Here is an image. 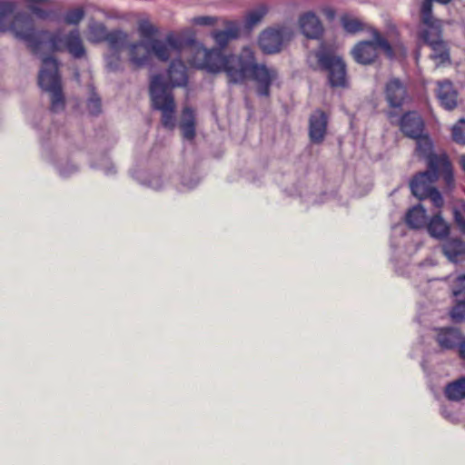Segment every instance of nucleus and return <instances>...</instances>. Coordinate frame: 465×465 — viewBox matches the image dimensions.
Segmentation results:
<instances>
[{"mask_svg":"<svg viewBox=\"0 0 465 465\" xmlns=\"http://www.w3.org/2000/svg\"><path fill=\"white\" fill-rule=\"evenodd\" d=\"M12 28L15 37L26 43L35 54L46 49L52 52L66 51L76 59L85 56L84 42L77 30H73L67 35L61 31L51 33L46 30H36L34 20L28 15H17Z\"/></svg>","mask_w":465,"mask_h":465,"instance_id":"nucleus-1","label":"nucleus"},{"mask_svg":"<svg viewBox=\"0 0 465 465\" xmlns=\"http://www.w3.org/2000/svg\"><path fill=\"white\" fill-rule=\"evenodd\" d=\"M40 87L51 95V110L54 113L64 108L61 78L58 74V62L53 56L42 58V67L38 75Z\"/></svg>","mask_w":465,"mask_h":465,"instance_id":"nucleus-2","label":"nucleus"},{"mask_svg":"<svg viewBox=\"0 0 465 465\" xmlns=\"http://www.w3.org/2000/svg\"><path fill=\"white\" fill-rule=\"evenodd\" d=\"M150 94L153 106L162 113V124L168 129L175 127V103L169 84L161 75H154L150 83Z\"/></svg>","mask_w":465,"mask_h":465,"instance_id":"nucleus-3","label":"nucleus"},{"mask_svg":"<svg viewBox=\"0 0 465 465\" xmlns=\"http://www.w3.org/2000/svg\"><path fill=\"white\" fill-rule=\"evenodd\" d=\"M372 40L361 41L356 44L351 51L353 59L361 64L374 63L381 49L388 57L393 56V51L390 43L374 28L371 29Z\"/></svg>","mask_w":465,"mask_h":465,"instance_id":"nucleus-4","label":"nucleus"},{"mask_svg":"<svg viewBox=\"0 0 465 465\" xmlns=\"http://www.w3.org/2000/svg\"><path fill=\"white\" fill-rule=\"evenodd\" d=\"M414 139L417 142L416 153L427 161L429 169L440 168L443 170V179L446 184L450 186L453 183L452 167L447 154L444 153H434L432 142L426 134H422Z\"/></svg>","mask_w":465,"mask_h":465,"instance_id":"nucleus-5","label":"nucleus"},{"mask_svg":"<svg viewBox=\"0 0 465 465\" xmlns=\"http://www.w3.org/2000/svg\"><path fill=\"white\" fill-rule=\"evenodd\" d=\"M254 59L252 50L250 47H244L239 54L227 56L222 72L226 74L230 84H242L250 77Z\"/></svg>","mask_w":465,"mask_h":465,"instance_id":"nucleus-6","label":"nucleus"},{"mask_svg":"<svg viewBox=\"0 0 465 465\" xmlns=\"http://www.w3.org/2000/svg\"><path fill=\"white\" fill-rule=\"evenodd\" d=\"M319 64L328 72L330 84L332 87H344L346 85V66L341 58L330 54H317Z\"/></svg>","mask_w":465,"mask_h":465,"instance_id":"nucleus-7","label":"nucleus"},{"mask_svg":"<svg viewBox=\"0 0 465 465\" xmlns=\"http://www.w3.org/2000/svg\"><path fill=\"white\" fill-rule=\"evenodd\" d=\"M429 5H420L421 27L419 32L420 38L428 45L442 41V25L441 21L433 16Z\"/></svg>","mask_w":465,"mask_h":465,"instance_id":"nucleus-8","label":"nucleus"},{"mask_svg":"<svg viewBox=\"0 0 465 465\" xmlns=\"http://www.w3.org/2000/svg\"><path fill=\"white\" fill-rule=\"evenodd\" d=\"M183 39L173 33H170L163 39H151L150 48L159 60L166 62L173 54H177L183 47Z\"/></svg>","mask_w":465,"mask_h":465,"instance_id":"nucleus-9","label":"nucleus"},{"mask_svg":"<svg viewBox=\"0 0 465 465\" xmlns=\"http://www.w3.org/2000/svg\"><path fill=\"white\" fill-rule=\"evenodd\" d=\"M440 176L443 177V170L435 168L420 173L413 177L410 183L412 194L420 200L426 199L428 194L435 189L434 183Z\"/></svg>","mask_w":465,"mask_h":465,"instance_id":"nucleus-10","label":"nucleus"},{"mask_svg":"<svg viewBox=\"0 0 465 465\" xmlns=\"http://www.w3.org/2000/svg\"><path fill=\"white\" fill-rule=\"evenodd\" d=\"M290 35V31L285 27L268 28L261 33L259 45L264 53L275 54L282 50Z\"/></svg>","mask_w":465,"mask_h":465,"instance_id":"nucleus-11","label":"nucleus"},{"mask_svg":"<svg viewBox=\"0 0 465 465\" xmlns=\"http://www.w3.org/2000/svg\"><path fill=\"white\" fill-rule=\"evenodd\" d=\"M250 77L257 84V94L260 96L269 97L270 87L277 80L278 73L274 68L267 67L264 64H258L254 60Z\"/></svg>","mask_w":465,"mask_h":465,"instance_id":"nucleus-12","label":"nucleus"},{"mask_svg":"<svg viewBox=\"0 0 465 465\" xmlns=\"http://www.w3.org/2000/svg\"><path fill=\"white\" fill-rule=\"evenodd\" d=\"M228 55L223 54L222 49L200 48L196 52L198 66L211 73L222 72Z\"/></svg>","mask_w":465,"mask_h":465,"instance_id":"nucleus-13","label":"nucleus"},{"mask_svg":"<svg viewBox=\"0 0 465 465\" xmlns=\"http://www.w3.org/2000/svg\"><path fill=\"white\" fill-rule=\"evenodd\" d=\"M384 93L388 104L393 108H400L407 97L405 86L397 78H393L386 84Z\"/></svg>","mask_w":465,"mask_h":465,"instance_id":"nucleus-14","label":"nucleus"},{"mask_svg":"<svg viewBox=\"0 0 465 465\" xmlns=\"http://www.w3.org/2000/svg\"><path fill=\"white\" fill-rule=\"evenodd\" d=\"M424 123L420 115L414 112L405 114L401 120V130L408 137L414 139L423 134Z\"/></svg>","mask_w":465,"mask_h":465,"instance_id":"nucleus-15","label":"nucleus"},{"mask_svg":"<svg viewBox=\"0 0 465 465\" xmlns=\"http://www.w3.org/2000/svg\"><path fill=\"white\" fill-rule=\"evenodd\" d=\"M299 25L302 34L312 39L320 37L323 27L318 16L312 12H306L299 18Z\"/></svg>","mask_w":465,"mask_h":465,"instance_id":"nucleus-16","label":"nucleus"},{"mask_svg":"<svg viewBox=\"0 0 465 465\" xmlns=\"http://www.w3.org/2000/svg\"><path fill=\"white\" fill-rule=\"evenodd\" d=\"M327 123L328 119L324 112L317 110L312 114L309 134L313 143H319L323 140L326 134Z\"/></svg>","mask_w":465,"mask_h":465,"instance_id":"nucleus-17","label":"nucleus"},{"mask_svg":"<svg viewBox=\"0 0 465 465\" xmlns=\"http://www.w3.org/2000/svg\"><path fill=\"white\" fill-rule=\"evenodd\" d=\"M150 40L141 41L129 46V58L136 67H143L149 64L151 59Z\"/></svg>","mask_w":465,"mask_h":465,"instance_id":"nucleus-18","label":"nucleus"},{"mask_svg":"<svg viewBox=\"0 0 465 465\" xmlns=\"http://www.w3.org/2000/svg\"><path fill=\"white\" fill-rule=\"evenodd\" d=\"M437 97L446 110H452L457 106L458 94L450 81L439 83Z\"/></svg>","mask_w":465,"mask_h":465,"instance_id":"nucleus-19","label":"nucleus"},{"mask_svg":"<svg viewBox=\"0 0 465 465\" xmlns=\"http://www.w3.org/2000/svg\"><path fill=\"white\" fill-rule=\"evenodd\" d=\"M196 119L193 110L184 107L182 113L179 124L183 137L186 140L193 141L195 137Z\"/></svg>","mask_w":465,"mask_h":465,"instance_id":"nucleus-20","label":"nucleus"},{"mask_svg":"<svg viewBox=\"0 0 465 465\" xmlns=\"http://www.w3.org/2000/svg\"><path fill=\"white\" fill-rule=\"evenodd\" d=\"M444 255L453 262H458L465 258V243L458 239H451L442 245Z\"/></svg>","mask_w":465,"mask_h":465,"instance_id":"nucleus-21","label":"nucleus"},{"mask_svg":"<svg viewBox=\"0 0 465 465\" xmlns=\"http://www.w3.org/2000/svg\"><path fill=\"white\" fill-rule=\"evenodd\" d=\"M16 8V4L12 0H0V32L13 31V25L17 15H25L24 13H18L14 16L12 23L9 25L6 22V17L14 13Z\"/></svg>","mask_w":465,"mask_h":465,"instance_id":"nucleus-22","label":"nucleus"},{"mask_svg":"<svg viewBox=\"0 0 465 465\" xmlns=\"http://www.w3.org/2000/svg\"><path fill=\"white\" fill-rule=\"evenodd\" d=\"M168 76L172 87L184 85L187 82L185 64L181 60H173L170 64Z\"/></svg>","mask_w":465,"mask_h":465,"instance_id":"nucleus-23","label":"nucleus"},{"mask_svg":"<svg viewBox=\"0 0 465 465\" xmlns=\"http://www.w3.org/2000/svg\"><path fill=\"white\" fill-rule=\"evenodd\" d=\"M460 339V331L453 328L442 329L437 335V341L443 350L454 348L458 343L461 342Z\"/></svg>","mask_w":465,"mask_h":465,"instance_id":"nucleus-24","label":"nucleus"},{"mask_svg":"<svg viewBox=\"0 0 465 465\" xmlns=\"http://www.w3.org/2000/svg\"><path fill=\"white\" fill-rule=\"evenodd\" d=\"M213 38L215 43L221 47H225L228 43L238 37L239 35V27L234 22H228L226 24V28L224 30L214 31L213 34Z\"/></svg>","mask_w":465,"mask_h":465,"instance_id":"nucleus-25","label":"nucleus"},{"mask_svg":"<svg viewBox=\"0 0 465 465\" xmlns=\"http://www.w3.org/2000/svg\"><path fill=\"white\" fill-rule=\"evenodd\" d=\"M269 7L265 4H260L247 11L244 16V26L252 29L258 25L268 14Z\"/></svg>","mask_w":465,"mask_h":465,"instance_id":"nucleus-26","label":"nucleus"},{"mask_svg":"<svg viewBox=\"0 0 465 465\" xmlns=\"http://www.w3.org/2000/svg\"><path fill=\"white\" fill-rule=\"evenodd\" d=\"M445 396L452 401H459L465 398V376L447 384L444 390Z\"/></svg>","mask_w":465,"mask_h":465,"instance_id":"nucleus-27","label":"nucleus"},{"mask_svg":"<svg viewBox=\"0 0 465 465\" xmlns=\"http://www.w3.org/2000/svg\"><path fill=\"white\" fill-rule=\"evenodd\" d=\"M429 233L438 239H442L449 234L450 228L448 223L441 218L440 214L434 215L428 223Z\"/></svg>","mask_w":465,"mask_h":465,"instance_id":"nucleus-28","label":"nucleus"},{"mask_svg":"<svg viewBox=\"0 0 465 465\" xmlns=\"http://www.w3.org/2000/svg\"><path fill=\"white\" fill-rule=\"evenodd\" d=\"M426 220V211L420 204L411 208L406 214V223L413 229L423 227Z\"/></svg>","mask_w":465,"mask_h":465,"instance_id":"nucleus-29","label":"nucleus"},{"mask_svg":"<svg viewBox=\"0 0 465 465\" xmlns=\"http://www.w3.org/2000/svg\"><path fill=\"white\" fill-rule=\"evenodd\" d=\"M107 29L103 23L90 21L88 25L87 39L92 43L104 42L107 36Z\"/></svg>","mask_w":465,"mask_h":465,"instance_id":"nucleus-30","label":"nucleus"},{"mask_svg":"<svg viewBox=\"0 0 465 465\" xmlns=\"http://www.w3.org/2000/svg\"><path fill=\"white\" fill-rule=\"evenodd\" d=\"M432 53L430 58L436 63V65L442 64L450 61V53L447 44L442 41H438L429 45Z\"/></svg>","mask_w":465,"mask_h":465,"instance_id":"nucleus-31","label":"nucleus"},{"mask_svg":"<svg viewBox=\"0 0 465 465\" xmlns=\"http://www.w3.org/2000/svg\"><path fill=\"white\" fill-rule=\"evenodd\" d=\"M26 7L38 18L46 19L51 12L45 9L44 6L52 3V0H21Z\"/></svg>","mask_w":465,"mask_h":465,"instance_id":"nucleus-32","label":"nucleus"},{"mask_svg":"<svg viewBox=\"0 0 465 465\" xmlns=\"http://www.w3.org/2000/svg\"><path fill=\"white\" fill-rule=\"evenodd\" d=\"M341 23L343 29L349 34H356L363 31L366 28V25L359 18L345 15L341 18Z\"/></svg>","mask_w":465,"mask_h":465,"instance_id":"nucleus-33","label":"nucleus"},{"mask_svg":"<svg viewBox=\"0 0 465 465\" xmlns=\"http://www.w3.org/2000/svg\"><path fill=\"white\" fill-rule=\"evenodd\" d=\"M104 41L108 43L112 49L119 50L126 43L127 35L120 30L108 32Z\"/></svg>","mask_w":465,"mask_h":465,"instance_id":"nucleus-34","label":"nucleus"},{"mask_svg":"<svg viewBox=\"0 0 465 465\" xmlns=\"http://www.w3.org/2000/svg\"><path fill=\"white\" fill-rule=\"evenodd\" d=\"M84 17V11L82 7H77L67 11L64 15V21L67 25H78Z\"/></svg>","mask_w":465,"mask_h":465,"instance_id":"nucleus-35","label":"nucleus"},{"mask_svg":"<svg viewBox=\"0 0 465 465\" xmlns=\"http://www.w3.org/2000/svg\"><path fill=\"white\" fill-rule=\"evenodd\" d=\"M456 302H465V275L459 276L452 288Z\"/></svg>","mask_w":465,"mask_h":465,"instance_id":"nucleus-36","label":"nucleus"},{"mask_svg":"<svg viewBox=\"0 0 465 465\" xmlns=\"http://www.w3.org/2000/svg\"><path fill=\"white\" fill-rule=\"evenodd\" d=\"M452 138L460 144H465V120L459 121L452 127Z\"/></svg>","mask_w":465,"mask_h":465,"instance_id":"nucleus-37","label":"nucleus"},{"mask_svg":"<svg viewBox=\"0 0 465 465\" xmlns=\"http://www.w3.org/2000/svg\"><path fill=\"white\" fill-rule=\"evenodd\" d=\"M138 31L143 38H150L156 33V28L147 20H141L138 24Z\"/></svg>","mask_w":465,"mask_h":465,"instance_id":"nucleus-38","label":"nucleus"},{"mask_svg":"<svg viewBox=\"0 0 465 465\" xmlns=\"http://www.w3.org/2000/svg\"><path fill=\"white\" fill-rule=\"evenodd\" d=\"M454 219L460 232L465 233V203H461L459 209L454 210Z\"/></svg>","mask_w":465,"mask_h":465,"instance_id":"nucleus-39","label":"nucleus"},{"mask_svg":"<svg viewBox=\"0 0 465 465\" xmlns=\"http://www.w3.org/2000/svg\"><path fill=\"white\" fill-rule=\"evenodd\" d=\"M87 109L91 114H97L101 112V99L96 94L93 93L89 97Z\"/></svg>","mask_w":465,"mask_h":465,"instance_id":"nucleus-40","label":"nucleus"},{"mask_svg":"<svg viewBox=\"0 0 465 465\" xmlns=\"http://www.w3.org/2000/svg\"><path fill=\"white\" fill-rule=\"evenodd\" d=\"M451 317L455 322H461L465 319V302H456L451 311Z\"/></svg>","mask_w":465,"mask_h":465,"instance_id":"nucleus-41","label":"nucleus"},{"mask_svg":"<svg viewBox=\"0 0 465 465\" xmlns=\"http://www.w3.org/2000/svg\"><path fill=\"white\" fill-rule=\"evenodd\" d=\"M216 18L213 16H196L192 19V22L197 25H213L215 23Z\"/></svg>","mask_w":465,"mask_h":465,"instance_id":"nucleus-42","label":"nucleus"},{"mask_svg":"<svg viewBox=\"0 0 465 465\" xmlns=\"http://www.w3.org/2000/svg\"><path fill=\"white\" fill-rule=\"evenodd\" d=\"M427 198H429L436 207H440L443 204V198L436 188L428 194Z\"/></svg>","mask_w":465,"mask_h":465,"instance_id":"nucleus-43","label":"nucleus"},{"mask_svg":"<svg viewBox=\"0 0 465 465\" xmlns=\"http://www.w3.org/2000/svg\"><path fill=\"white\" fill-rule=\"evenodd\" d=\"M322 13L329 20L334 19L336 15L335 10L331 7H324L322 9Z\"/></svg>","mask_w":465,"mask_h":465,"instance_id":"nucleus-44","label":"nucleus"},{"mask_svg":"<svg viewBox=\"0 0 465 465\" xmlns=\"http://www.w3.org/2000/svg\"><path fill=\"white\" fill-rule=\"evenodd\" d=\"M460 357L465 359V339L460 343Z\"/></svg>","mask_w":465,"mask_h":465,"instance_id":"nucleus-45","label":"nucleus"}]
</instances>
